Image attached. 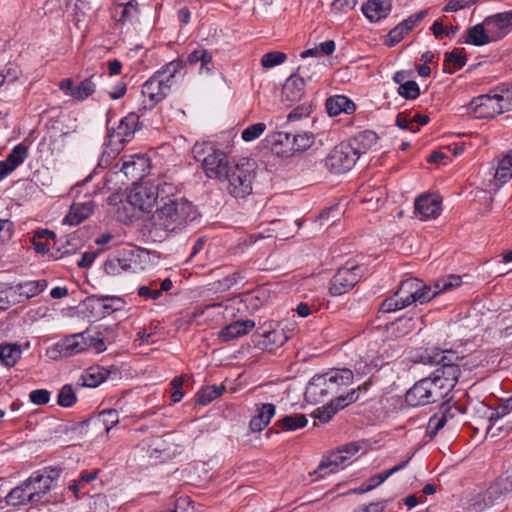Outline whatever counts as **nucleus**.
Here are the masks:
<instances>
[{"instance_id": "nucleus-1", "label": "nucleus", "mask_w": 512, "mask_h": 512, "mask_svg": "<svg viewBox=\"0 0 512 512\" xmlns=\"http://www.w3.org/2000/svg\"><path fill=\"white\" fill-rule=\"evenodd\" d=\"M198 216L197 208L192 202L167 194L160 198L159 205L151 216L152 228L149 232L176 233L186 228Z\"/></svg>"}, {"instance_id": "nucleus-2", "label": "nucleus", "mask_w": 512, "mask_h": 512, "mask_svg": "<svg viewBox=\"0 0 512 512\" xmlns=\"http://www.w3.org/2000/svg\"><path fill=\"white\" fill-rule=\"evenodd\" d=\"M417 358V361L423 364L437 366L429 377L433 381V385L438 387L443 396H448L461 375L460 367L464 357L453 350L433 347L420 350Z\"/></svg>"}, {"instance_id": "nucleus-3", "label": "nucleus", "mask_w": 512, "mask_h": 512, "mask_svg": "<svg viewBox=\"0 0 512 512\" xmlns=\"http://www.w3.org/2000/svg\"><path fill=\"white\" fill-rule=\"evenodd\" d=\"M435 297L432 287L422 280L410 277L400 282L397 290L390 297L384 299L378 313H391L404 309L412 303H426Z\"/></svg>"}, {"instance_id": "nucleus-4", "label": "nucleus", "mask_w": 512, "mask_h": 512, "mask_svg": "<svg viewBox=\"0 0 512 512\" xmlns=\"http://www.w3.org/2000/svg\"><path fill=\"white\" fill-rule=\"evenodd\" d=\"M181 60H173L157 70L143 85L142 95L150 101L149 109L161 102L170 93L175 76L183 68Z\"/></svg>"}, {"instance_id": "nucleus-5", "label": "nucleus", "mask_w": 512, "mask_h": 512, "mask_svg": "<svg viewBox=\"0 0 512 512\" xmlns=\"http://www.w3.org/2000/svg\"><path fill=\"white\" fill-rule=\"evenodd\" d=\"M255 176V163L245 158L241 159L239 163L231 166L227 176H224L228 181V193L235 198L250 195Z\"/></svg>"}, {"instance_id": "nucleus-6", "label": "nucleus", "mask_w": 512, "mask_h": 512, "mask_svg": "<svg viewBox=\"0 0 512 512\" xmlns=\"http://www.w3.org/2000/svg\"><path fill=\"white\" fill-rule=\"evenodd\" d=\"M172 190V185L167 183L157 187L147 182L134 184L127 195V202L141 211H149L155 204L159 205V200L164 194Z\"/></svg>"}, {"instance_id": "nucleus-7", "label": "nucleus", "mask_w": 512, "mask_h": 512, "mask_svg": "<svg viewBox=\"0 0 512 512\" xmlns=\"http://www.w3.org/2000/svg\"><path fill=\"white\" fill-rule=\"evenodd\" d=\"M366 271L367 267L365 265L358 264L354 260H348L331 278L330 294L340 296L347 293L361 280Z\"/></svg>"}, {"instance_id": "nucleus-8", "label": "nucleus", "mask_w": 512, "mask_h": 512, "mask_svg": "<svg viewBox=\"0 0 512 512\" xmlns=\"http://www.w3.org/2000/svg\"><path fill=\"white\" fill-rule=\"evenodd\" d=\"M433 384L430 377L419 380L407 391L405 402L411 407H418L444 399L441 391Z\"/></svg>"}, {"instance_id": "nucleus-9", "label": "nucleus", "mask_w": 512, "mask_h": 512, "mask_svg": "<svg viewBox=\"0 0 512 512\" xmlns=\"http://www.w3.org/2000/svg\"><path fill=\"white\" fill-rule=\"evenodd\" d=\"M358 157L347 143L335 146L324 160L325 167L332 173L342 174L351 170Z\"/></svg>"}, {"instance_id": "nucleus-10", "label": "nucleus", "mask_w": 512, "mask_h": 512, "mask_svg": "<svg viewBox=\"0 0 512 512\" xmlns=\"http://www.w3.org/2000/svg\"><path fill=\"white\" fill-rule=\"evenodd\" d=\"M124 301L117 296H97L92 295L87 297L83 305L90 316L102 319L113 312L122 308Z\"/></svg>"}, {"instance_id": "nucleus-11", "label": "nucleus", "mask_w": 512, "mask_h": 512, "mask_svg": "<svg viewBox=\"0 0 512 512\" xmlns=\"http://www.w3.org/2000/svg\"><path fill=\"white\" fill-rule=\"evenodd\" d=\"M503 112L495 92L474 97L468 105V113L476 119L494 118Z\"/></svg>"}, {"instance_id": "nucleus-12", "label": "nucleus", "mask_w": 512, "mask_h": 512, "mask_svg": "<svg viewBox=\"0 0 512 512\" xmlns=\"http://www.w3.org/2000/svg\"><path fill=\"white\" fill-rule=\"evenodd\" d=\"M305 399L310 403L323 402L328 397L336 396L335 385L328 373L315 375L307 384Z\"/></svg>"}, {"instance_id": "nucleus-13", "label": "nucleus", "mask_w": 512, "mask_h": 512, "mask_svg": "<svg viewBox=\"0 0 512 512\" xmlns=\"http://www.w3.org/2000/svg\"><path fill=\"white\" fill-rule=\"evenodd\" d=\"M291 331L277 325L275 328L259 327L253 334V342L261 349L273 350L284 345L290 338Z\"/></svg>"}, {"instance_id": "nucleus-14", "label": "nucleus", "mask_w": 512, "mask_h": 512, "mask_svg": "<svg viewBox=\"0 0 512 512\" xmlns=\"http://www.w3.org/2000/svg\"><path fill=\"white\" fill-rule=\"evenodd\" d=\"M231 166L227 154L218 149L205 156L202 164L208 178L219 180H224Z\"/></svg>"}, {"instance_id": "nucleus-15", "label": "nucleus", "mask_w": 512, "mask_h": 512, "mask_svg": "<svg viewBox=\"0 0 512 512\" xmlns=\"http://www.w3.org/2000/svg\"><path fill=\"white\" fill-rule=\"evenodd\" d=\"M141 129V124L139 121V115L137 113L131 112L127 116L121 119L117 128L107 129V136L112 141L114 138H117V141L120 143H124L128 141L136 131Z\"/></svg>"}, {"instance_id": "nucleus-16", "label": "nucleus", "mask_w": 512, "mask_h": 512, "mask_svg": "<svg viewBox=\"0 0 512 512\" xmlns=\"http://www.w3.org/2000/svg\"><path fill=\"white\" fill-rule=\"evenodd\" d=\"M136 449L142 457L158 460L168 450V447L162 436L150 434L136 445Z\"/></svg>"}, {"instance_id": "nucleus-17", "label": "nucleus", "mask_w": 512, "mask_h": 512, "mask_svg": "<svg viewBox=\"0 0 512 512\" xmlns=\"http://www.w3.org/2000/svg\"><path fill=\"white\" fill-rule=\"evenodd\" d=\"M86 334L87 332H81L66 336L55 345V350L62 357H70L85 351L87 349L85 342Z\"/></svg>"}, {"instance_id": "nucleus-18", "label": "nucleus", "mask_w": 512, "mask_h": 512, "mask_svg": "<svg viewBox=\"0 0 512 512\" xmlns=\"http://www.w3.org/2000/svg\"><path fill=\"white\" fill-rule=\"evenodd\" d=\"M147 166V159L140 155H130L122 158V165L120 171L133 182L140 180L145 176V169Z\"/></svg>"}, {"instance_id": "nucleus-19", "label": "nucleus", "mask_w": 512, "mask_h": 512, "mask_svg": "<svg viewBox=\"0 0 512 512\" xmlns=\"http://www.w3.org/2000/svg\"><path fill=\"white\" fill-rule=\"evenodd\" d=\"M441 212V201L436 195H421L415 200V213L421 219L436 218Z\"/></svg>"}, {"instance_id": "nucleus-20", "label": "nucleus", "mask_w": 512, "mask_h": 512, "mask_svg": "<svg viewBox=\"0 0 512 512\" xmlns=\"http://www.w3.org/2000/svg\"><path fill=\"white\" fill-rule=\"evenodd\" d=\"M484 23L488 31L494 35L495 40L503 38L512 27V11L487 17Z\"/></svg>"}, {"instance_id": "nucleus-21", "label": "nucleus", "mask_w": 512, "mask_h": 512, "mask_svg": "<svg viewBox=\"0 0 512 512\" xmlns=\"http://www.w3.org/2000/svg\"><path fill=\"white\" fill-rule=\"evenodd\" d=\"M304 67L298 68V74H292L285 82L282 95L286 100L294 102L299 101L304 95L305 82L303 75Z\"/></svg>"}, {"instance_id": "nucleus-22", "label": "nucleus", "mask_w": 512, "mask_h": 512, "mask_svg": "<svg viewBox=\"0 0 512 512\" xmlns=\"http://www.w3.org/2000/svg\"><path fill=\"white\" fill-rule=\"evenodd\" d=\"M378 142V135L372 130H364L350 138L347 144L359 158L370 151Z\"/></svg>"}, {"instance_id": "nucleus-23", "label": "nucleus", "mask_w": 512, "mask_h": 512, "mask_svg": "<svg viewBox=\"0 0 512 512\" xmlns=\"http://www.w3.org/2000/svg\"><path fill=\"white\" fill-rule=\"evenodd\" d=\"M347 461V456H344L342 452L337 448L334 451H331L327 456H325L317 469L310 473V476H317L318 478H323L327 474L334 473L338 470V467Z\"/></svg>"}, {"instance_id": "nucleus-24", "label": "nucleus", "mask_w": 512, "mask_h": 512, "mask_svg": "<svg viewBox=\"0 0 512 512\" xmlns=\"http://www.w3.org/2000/svg\"><path fill=\"white\" fill-rule=\"evenodd\" d=\"M392 9V0H368L362 5V12L370 22L386 18Z\"/></svg>"}, {"instance_id": "nucleus-25", "label": "nucleus", "mask_w": 512, "mask_h": 512, "mask_svg": "<svg viewBox=\"0 0 512 512\" xmlns=\"http://www.w3.org/2000/svg\"><path fill=\"white\" fill-rule=\"evenodd\" d=\"M119 422V414L115 409H106L95 416L85 420L83 424L93 428H99L106 434Z\"/></svg>"}, {"instance_id": "nucleus-26", "label": "nucleus", "mask_w": 512, "mask_h": 512, "mask_svg": "<svg viewBox=\"0 0 512 512\" xmlns=\"http://www.w3.org/2000/svg\"><path fill=\"white\" fill-rule=\"evenodd\" d=\"M292 137V133L280 131L272 133L267 141L270 143L273 153L281 157H289L294 154Z\"/></svg>"}, {"instance_id": "nucleus-27", "label": "nucleus", "mask_w": 512, "mask_h": 512, "mask_svg": "<svg viewBox=\"0 0 512 512\" xmlns=\"http://www.w3.org/2000/svg\"><path fill=\"white\" fill-rule=\"evenodd\" d=\"M254 327L255 322L253 320H237L225 326L219 332V338L223 341H230L248 334Z\"/></svg>"}, {"instance_id": "nucleus-28", "label": "nucleus", "mask_w": 512, "mask_h": 512, "mask_svg": "<svg viewBox=\"0 0 512 512\" xmlns=\"http://www.w3.org/2000/svg\"><path fill=\"white\" fill-rule=\"evenodd\" d=\"M46 482L47 477L44 479L36 472H33L31 476L25 480L28 496L32 503L41 502L43 497L50 491Z\"/></svg>"}, {"instance_id": "nucleus-29", "label": "nucleus", "mask_w": 512, "mask_h": 512, "mask_svg": "<svg viewBox=\"0 0 512 512\" xmlns=\"http://www.w3.org/2000/svg\"><path fill=\"white\" fill-rule=\"evenodd\" d=\"M257 415H255L249 423L252 432L262 431L275 415L276 407L272 403L257 404Z\"/></svg>"}, {"instance_id": "nucleus-30", "label": "nucleus", "mask_w": 512, "mask_h": 512, "mask_svg": "<svg viewBox=\"0 0 512 512\" xmlns=\"http://www.w3.org/2000/svg\"><path fill=\"white\" fill-rule=\"evenodd\" d=\"M307 423L308 420L306 415L304 414L285 415L275 422L274 426L271 429H269L268 433H279L280 431H295L297 429L305 427Z\"/></svg>"}, {"instance_id": "nucleus-31", "label": "nucleus", "mask_w": 512, "mask_h": 512, "mask_svg": "<svg viewBox=\"0 0 512 512\" xmlns=\"http://www.w3.org/2000/svg\"><path fill=\"white\" fill-rule=\"evenodd\" d=\"M325 105L330 116H337L342 112L352 114L356 110L355 103L344 95L329 97Z\"/></svg>"}, {"instance_id": "nucleus-32", "label": "nucleus", "mask_w": 512, "mask_h": 512, "mask_svg": "<svg viewBox=\"0 0 512 512\" xmlns=\"http://www.w3.org/2000/svg\"><path fill=\"white\" fill-rule=\"evenodd\" d=\"M490 492L491 486L483 493H479L472 497L467 507L468 512H482L501 501V498L497 493L490 494Z\"/></svg>"}, {"instance_id": "nucleus-33", "label": "nucleus", "mask_w": 512, "mask_h": 512, "mask_svg": "<svg viewBox=\"0 0 512 512\" xmlns=\"http://www.w3.org/2000/svg\"><path fill=\"white\" fill-rule=\"evenodd\" d=\"M494 40V35L488 31V27H486L485 23L476 24L466 32L465 42L475 46H483Z\"/></svg>"}, {"instance_id": "nucleus-34", "label": "nucleus", "mask_w": 512, "mask_h": 512, "mask_svg": "<svg viewBox=\"0 0 512 512\" xmlns=\"http://www.w3.org/2000/svg\"><path fill=\"white\" fill-rule=\"evenodd\" d=\"M410 459H411V457H409L407 460L402 461L401 463L395 465L394 467H392L388 470H385L381 473H378V474L370 477L368 479V481H366L365 483L362 484V486L360 488V493H365V492L371 491L374 488H376L377 486H379L380 484H382L388 477H390L391 475L395 474L396 472H399L402 469H404L407 466V464L409 463Z\"/></svg>"}, {"instance_id": "nucleus-35", "label": "nucleus", "mask_w": 512, "mask_h": 512, "mask_svg": "<svg viewBox=\"0 0 512 512\" xmlns=\"http://www.w3.org/2000/svg\"><path fill=\"white\" fill-rule=\"evenodd\" d=\"M139 13L138 4L135 0L128 1L125 4H117L112 12V17L117 22L125 24L131 22Z\"/></svg>"}, {"instance_id": "nucleus-36", "label": "nucleus", "mask_w": 512, "mask_h": 512, "mask_svg": "<svg viewBox=\"0 0 512 512\" xmlns=\"http://www.w3.org/2000/svg\"><path fill=\"white\" fill-rule=\"evenodd\" d=\"M387 330L395 337H403L416 328L413 316L404 315L386 326Z\"/></svg>"}, {"instance_id": "nucleus-37", "label": "nucleus", "mask_w": 512, "mask_h": 512, "mask_svg": "<svg viewBox=\"0 0 512 512\" xmlns=\"http://www.w3.org/2000/svg\"><path fill=\"white\" fill-rule=\"evenodd\" d=\"M467 57L460 50L454 49L444 55L443 72L453 74L466 65Z\"/></svg>"}, {"instance_id": "nucleus-38", "label": "nucleus", "mask_w": 512, "mask_h": 512, "mask_svg": "<svg viewBox=\"0 0 512 512\" xmlns=\"http://www.w3.org/2000/svg\"><path fill=\"white\" fill-rule=\"evenodd\" d=\"M92 213L90 204H73L69 213L64 218V223L76 226L84 221Z\"/></svg>"}, {"instance_id": "nucleus-39", "label": "nucleus", "mask_w": 512, "mask_h": 512, "mask_svg": "<svg viewBox=\"0 0 512 512\" xmlns=\"http://www.w3.org/2000/svg\"><path fill=\"white\" fill-rule=\"evenodd\" d=\"M108 374L109 371L103 367H90L82 375L83 386L95 388L107 379Z\"/></svg>"}, {"instance_id": "nucleus-40", "label": "nucleus", "mask_w": 512, "mask_h": 512, "mask_svg": "<svg viewBox=\"0 0 512 512\" xmlns=\"http://www.w3.org/2000/svg\"><path fill=\"white\" fill-rule=\"evenodd\" d=\"M98 472L99 470L83 471L80 473L78 479L73 480L72 483L69 484V489L75 497L79 498L81 495L87 493V491H85L86 486L97 478Z\"/></svg>"}, {"instance_id": "nucleus-41", "label": "nucleus", "mask_w": 512, "mask_h": 512, "mask_svg": "<svg viewBox=\"0 0 512 512\" xmlns=\"http://www.w3.org/2000/svg\"><path fill=\"white\" fill-rule=\"evenodd\" d=\"M47 287L46 280L27 281L16 286V292L25 299L32 298L40 294Z\"/></svg>"}, {"instance_id": "nucleus-42", "label": "nucleus", "mask_w": 512, "mask_h": 512, "mask_svg": "<svg viewBox=\"0 0 512 512\" xmlns=\"http://www.w3.org/2000/svg\"><path fill=\"white\" fill-rule=\"evenodd\" d=\"M331 381L335 385L336 396L341 395L340 391L343 387L349 386L353 382V372L350 369H335L327 372Z\"/></svg>"}, {"instance_id": "nucleus-43", "label": "nucleus", "mask_w": 512, "mask_h": 512, "mask_svg": "<svg viewBox=\"0 0 512 512\" xmlns=\"http://www.w3.org/2000/svg\"><path fill=\"white\" fill-rule=\"evenodd\" d=\"M331 381L335 385L336 396L341 395L340 391L343 387L349 386L353 382V372L350 369H335L327 372Z\"/></svg>"}, {"instance_id": "nucleus-44", "label": "nucleus", "mask_w": 512, "mask_h": 512, "mask_svg": "<svg viewBox=\"0 0 512 512\" xmlns=\"http://www.w3.org/2000/svg\"><path fill=\"white\" fill-rule=\"evenodd\" d=\"M28 491L25 481H23L19 486L13 488L5 497V503L9 506H19L26 505L28 503H32L30 497L28 496Z\"/></svg>"}, {"instance_id": "nucleus-45", "label": "nucleus", "mask_w": 512, "mask_h": 512, "mask_svg": "<svg viewBox=\"0 0 512 512\" xmlns=\"http://www.w3.org/2000/svg\"><path fill=\"white\" fill-rule=\"evenodd\" d=\"M512 492V469L507 470L491 484V493H497L501 500Z\"/></svg>"}, {"instance_id": "nucleus-46", "label": "nucleus", "mask_w": 512, "mask_h": 512, "mask_svg": "<svg viewBox=\"0 0 512 512\" xmlns=\"http://www.w3.org/2000/svg\"><path fill=\"white\" fill-rule=\"evenodd\" d=\"M21 353L17 344L0 345V361L7 367H13L20 359Z\"/></svg>"}, {"instance_id": "nucleus-47", "label": "nucleus", "mask_w": 512, "mask_h": 512, "mask_svg": "<svg viewBox=\"0 0 512 512\" xmlns=\"http://www.w3.org/2000/svg\"><path fill=\"white\" fill-rule=\"evenodd\" d=\"M510 178H512V150L508 151L499 161L495 172V179L502 184L506 183Z\"/></svg>"}, {"instance_id": "nucleus-48", "label": "nucleus", "mask_w": 512, "mask_h": 512, "mask_svg": "<svg viewBox=\"0 0 512 512\" xmlns=\"http://www.w3.org/2000/svg\"><path fill=\"white\" fill-rule=\"evenodd\" d=\"M371 385V381H367L364 384L358 386L357 389H352L346 395H338L333 398L338 408L343 409L351 403H354L360 399V392L367 391Z\"/></svg>"}, {"instance_id": "nucleus-49", "label": "nucleus", "mask_w": 512, "mask_h": 512, "mask_svg": "<svg viewBox=\"0 0 512 512\" xmlns=\"http://www.w3.org/2000/svg\"><path fill=\"white\" fill-rule=\"evenodd\" d=\"M93 77L94 75H91L75 86L74 93H71L74 100L83 101L94 94L96 85L92 80Z\"/></svg>"}, {"instance_id": "nucleus-50", "label": "nucleus", "mask_w": 512, "mask_h": 512, "mask_svg": "<svg viewBox=\"0 0 512 512\" xmlns=\"http://www.w3.org/2000/svg\"><path fill=\"white\" fill-rule=\"evenodd\" d=\"M504 112L512 110V82L503 83L494 90Z\"/></svg>"}, {"instance_id": "nucleus-51", "label": "nucleus", "mask_w": 512, "mask_h": 512, "mask_svg": "<svg viewBox=\"0 0 512 512\" xmlns=\"http://www.w3.org/2000/svg\"><path fill=\"white\" fill-rule=\"evenodd\" d=\"M225 387L220 385H210L203 387L198 393H197V401L200 405H207L210 402H212L217 397L221 396L224 392Z\"/></svg>"}, {"instance_id": "nucleus-52", "label": "nucleus", "mask_w": 512, "mask_h": 512, "mask_svg": "<svg viewBox=\"0 0 512 512\" xmlns=\"http://www.w3.org/2000/svg\"><path fill=\"white\" fill-rule=\"evenodd\" d=\"M28 155V146L20 143L11 150L5 160L9 165L16 169L28 158Z\"/></svg>"}, {"instance_id": "nucleus-53", "label": "nucleus", "mask_w": 512, "mask_h": 512, "mask_svg": "<svg viewBox=\"0 0 512 512\" xmlns=\"http://www.w3.org/2000/svg\"><path fill=\"white\" fill-rule=\"evenodd\" d=\"M315 141L314 134L311 132H302L293 134L292 150L295 152H303L310 148Z\"/></svg>"}, {"instance_id": "nucleus-54", "label": "nucleus", "mask_w": 512, "mask_h": 512, "mask_svg": "<svg viewBox=\"0 0 512 512\" xmlns=\"http://www.w3.org/2000/svg\"><path fill=\"white\" fill-rule=\"evenodd\" d=\"M451 410V407L441 406V415L435 414L429 419L427 426V433L430 436H435L439 430H441L447 422V412Z\"/></svg>"}, {"instance_id": "nucleus-55", "label": "nucleus", "mask_w": 512, "mask_h": 512, "mask_svg": "<svg viewBox=\"0 0 512 512\" xmlns=\"http://www.w3.org/2000/svg\"><path fill=\"white\" fill-rule=\"evenodd\" d=\"M462 283V279L458 275H449L447 277H443L438 279L434 283V289L432 288V292H435V296L440 292H446L453 288L459 287Z\"/></svg>"}, {"instance_id": "nucleus-56", "label": "nucleus", "mask_w": 512, "mask_h": 512, "mask_svg": "<svg viewBox=\"0 0 512 512\" xmlns=\"http://www.w3.org/2000/svg\"><path fill=\"white\" fill-rule=\"evenodd\" d=\"M131 265L128 263L127 259L120 258H112L106 260L104 263V271L108 275H119L122 271H126L129 269Z\"/></svg>"}, {"instance_id": "nucleus-57", "label": "nucleus", "mask_w": 512, "mask_h": 512, "mask_svg": "<svg viewBox=\"0 0 512 512\" xmlns=\"http://www.w3.org/2000/svg\"><path fill=\"white\" fill-rule=\"evenodd\" d=\"M339 410L341 409L338 408V405H336L335 400L332 398L325 406L318 408L313 415L320 422L327 423Z\"/></svg>"}, {"instance_id": "nucleus-58", "label": "nucleus", "mask_w": 512, "mask_h": 512, "mask_svg": "<svg viewBox=\"0 0 512 512\" xmlns=\"http://www.w3.org/2000/svg\"><path fill=\"white\" fill-rule=\"evenodd\" d=\"M77 400L76 394L73 390L72 385L66 384L64 385L58 394L57 403L61 407H71Z\"/></svg>"}, {"instance_id": "nucleus-59", "label": "nucleus", "mask_w": 512, "mask_h": 512, "mask_svg": "<svg viewBox=\"0 0 512 512\" xmlns=\"http://www.w3.org/2000/svg\"><path fill=\"white\" fill-rule=\"evenodd\" d=\"M287 56L285 53L280 51H271L264 54L261 58V65L264 68H272L283 63Z\"/></svg>"}, {"instance_id": "nucleus-60", "label": "nucleus", "mask_w": 512, "mask_h": 512, "mask_svg": "<svg viewBox=\"0 0 512 512\" xmlns=\"http://www.w3.org/2000/svg\"><path fill=\"white\" fill-rule=\"evenodd\" d=\"M398 94L407 100H414L420 95V89L415 81H406L399 86Z\"/></svg>"}, {"instance_id": "nucleus-61", "label": "nucleus", "mask_w": 512, "mask_h": 512, "mask_svg": "<svg viewBox=\"0 0 512 512\" xmlns=\"http://www.w3.org/2000/svg\"><path fill=\"white\" fill-rule=\"evenodd\" d=\"M87 334L85 335V342L88 348H93L97 353H101L106 350V345L104 343V337L101 332H96L95 334H89V330H86Z\"/></svg>"}, {"instance_id": "nucleus-62", "label": "nucleus", "mask_w": 512, "mask_h": 512, "mask_svg": "<svg viewBox=\"0 0 512 512\" xmlns=\"http://www.w3.org/2000/svg\"><path fill=\"white\" fill-rule=\"evenodd\" d=\"M266 129V124L262 122H258L252 125H249L242 132V139L246 142H251L257 139Z\"/></svg>"}, {"instance_id": "nucleus-63", "label": "nucleus", "mask_w": 512, "mask_h": 512, "mask_svg": "<svg viewBox=\"0 0 512 512\" xmlns=\"http://www.w3.org/2000/svg\"><path fill=\"white\" fill-rule=\"evenodd\" d=\"M216 150L217 149H215L212 144L208 142H196L192 148V154L197 162H201L203 164V159H205V156L209 155L210 152H215Z\"/></svg>"}, {"instance_id": "nucleus-64", "label": "nucleus", "mask_w": 512, "mask_h": 512, "mask_svg": "<svg viewBox=\"0 0 512 512\" xmlns=\"http://www.w3.org/2000/svg\"><path fill=\"white\" fill-rule=\"evenodd\" d=\"M339 216H340L339 206L334 205V206H330V207L324 209L319 214L318 219H319L321 225L329 224V222H331V224H333L339 218Z\"/></svg>"}]
</instances>
